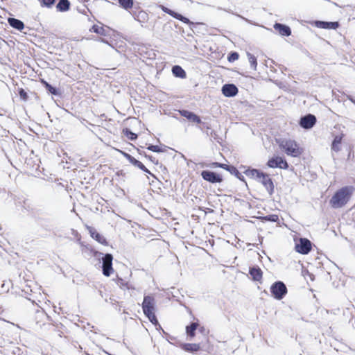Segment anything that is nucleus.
<instances>
[{
	"label": "nucleus",
	"mask_w": 355,
	"mask_h": 355,
	"mask_svg": "<svg viewBox=\"0 0 355 355\" xmlns=\"http://www.w3.org/2000/svg\"><path fill=\"white\" fill-rule=\"evenodd\" d=\"M355 187L352 185L344 186L334 192L329 200V205L332 209H340L345 207L350 200Z\"/></svg>",
	"instance_id": "1"
},
{
	"label": "nucleus",
	"mask_w": 355,
	"mask_h": 355,
	"mask_svg": "<svg viewBox=\"0 0 355 355\" xmlns=\"http://www.w3.org/2000/svg\"><path fill=\"white\" fill-rule=\"evenodd\" d=\"M81 247L85 248V249L89 250V254L101 260L102 263V272L103 275L105 277H110L114 272V269L112 267V261H113V255L110 253L103 254L101 252H98L94 248H92L89 245H85L84 242H82L80 239V241H78Z\"/></svg>",
	"instance_id": "2"
},
{
	"label": "nucleus",
	"mask_w": 355,
	"mask_h": 355,
	"mask_svg": "<svg viewBox=\"0 0 355 355\" xmlns=\"http://www.w3.org/2000/svg\"><path fill=\"white\" fill-rule=\"evenodd\" d=\"M141 306L146 317L155 327H157L159 321L155 313V300L154 297L150 295H144Z\"/></svg>",
	"instance_id": "3"
},
{
	"label": "nucleus",
	"mask_w": 355,
	"mask_h": 355,
	"mask_svg": "<svg viewBox=\"0 0 355 355\" xmlns=\"http://www.w3.org/2000/svg\"><path fill=\"white\" fill-rule=\"evenodd\" d=\"M279 147L285 153L293 157H298L303 153V149L299 147L298 144L292 139H282L279 142Z\"/></svg>",
	"instance_id": "4"
},
{
	"label": "nucleus",
	"mask_w": 355,
	"mask_h": 355,
	"mask_svg": "<svg viewBox=\"0 0 355 355\" xmlns=\"http://www.w3.org/2000/svg\"><path fill=\"white\" fill-rule=\"evenodd\" d=\"M271 295L276 300H282L287 293L286 284L282 281L275 282L270 288Z\"/></svg>",
	"instance_id": "5"
},
{
	"label": "nucleus",
	"mask_w": 355,
	"mask_h": 355,
	"mask_svg": "<svg viewBox=\"0 0 355 355\" xmlns=\"http://www.w3.org/2000/svg\"><path fill=\"white\" fill-rule=\"evenodd\" d=\"M257 181L264 187L270 196H272L274 193L275 184L273 180L270 178V174L262 171L260 175L258 176Z\"/></svg>",
	"instance_id": "6"
},
{
	"label": "nucleus",
	"mask_w": 355,
	"mask_h": 355,
	"mask_svg": "<svg viewBox=\"0 0 355 355\" xmlns=\"http://www.w3.org/2000/svg\"><path fill=\"white\" fill-rule=\"evenodd\" d=\"M202 178L211 183L216 184L223 182V177L221 174L211 170H203L200 173Z\"/></svg>",
	"instance_id": "7"
},
{
	"label": "nucleus",
	"mask_w": 355,
	"mask_h": 355,
	"mask_svg": "<svg viewBox=\"0 0 355 355\" xmlns=\"http://www.w3.org/2000/svg\"><path fill=\"white\" fill-rule=\"evenodd\" d=\"M266 166L272 168H281L284 170H287L289 168V164L286 159L280 156H273L270 158L266 163Z\"/></svg>",
	"instance_id": "8"
},
{
	"label": "nucleus",
	"mask_w": 355,
	"mask_h": 355,
	"mask_svg": "<svg viewBox=\"0 0 355 355\" xmlns=\"http://www.w3.org/2000/svg\"><path fill=\"white\" fill-rule=\"evenodd\" d=\"M178 112L182 116L186 118L189 121L202 125L203 128L209 129L208 125L206 123L202 122L200 116L196 114L195 112L185 109L180 110Z\"/></svg>",
	"instance_id": "9"
},
{
	"label": "nucleus",
	"mask_w": 355,
	"mask_h": 355,
	"mask_svg": "<svg viewBox=\"0 0 355 355\" xmlns=\"http://www.w3.org/2000/svg\"><path fill=\"white\" fill-rule=\"evenodd\" d=\"M312 248L311 242L306 238H300L295 242V250L301 254H307Z\"/></svg>",
	"instance_id": "10"
},
{
	"label": "nucleus",
	"mask_w": 355,
	"mask_h": 355,
	"mask_svg": "<svg viewBox=\"0 0 355 355\" xmlns=\"http://www.w3.org/2000/svg\"><path fill=\"white\" fill-rule=\"evenodd\" d=\"M316 116L314 114L309 113L300 117L299 125L303 129L309 130L316 124Z\"/></svg>",
	"instance_id": "11"
},
{
	"label": "nucleus",
	"mask_w": 355,
	"mask_h": 355,
	"mask_svg": "<svg viewBox=\"0 0 355 355\" xmlns=\"http://www.w3.org/2000/svg\"><path fill=\"white\" fill-rule=\"evenodd\" d=\"M40 83L45 88L46 92L49 94L61 98L62 96V92L60 87L53 86L44 79H40Z\"/></svg>",
	"instance_id": "12"
},
{
	"label": "nucleus",
	"mask_w": 355,
	"mask_h": 355,
	"mask_svg": "<svg viewBox=\"0 0 355 355\" xmlns=\"http://www.w3.org/2000/svg\"><path fill=\"white\" fill-rule=\"evenodd\" d=\"M313 24L317 28L327 30H336L340 26L338 21H326L322 20H315Z\"/></svg>",
	"instance_id": "13"
},
{
	"label": "nucleus",
	"mask_w": 355,
	"mask_h": 355,
	"mask_svg": "<svg viewBox=\"0 0 355 355\" xmlns=\"http://www.w3.org/2000/svg\"><path fill=\"white\" fill-rule=\"evenodd\" d=\"M87 229L90 234V236L96 241L98 243L103 245H108V242L105 237L100 234L94 227L91 226H87Z\"/></svg>",
	"instance_id": "14"
},
{
	"label": "nucleus",
	"mask_w": 355,
	"mask_h": 355,
	"mask_svg": "<svg viewBox=\"0 0 355 355\" xmlns=\"http://www.w3.org/2000/svg\"><path fill=\"white\" fill-rule=\"evenodd\" d=\"M222 94L225 97H234L239 92L238 87L232 83H227L223 85L221 89Z\"/></svg>",
	"instance_id": "15"
},
{
	"label": "nucleus",
	"mask_w": 355,
	"mask_h": 355,
	"mask_svg": "<svg viewBox=\"0 0 355 355\" xmlns=\"http://www.w3.org/2000/svg\"><path fill=\"white\" fill-rule=\"evenodd\" d=\"M273 28L281 35L283 37H288L291 35L292 31L289 26L275 22L273 25Z\"/></svg>",
	"instance_id": "16"
},
{
	"label": "nucleus",
	"mask_w": 355,
	"mask_h": 355,
	"mask_svg": "<svg viewBox=\"0 0 355 355\" xmlns=\"http://www.w3.org/2000/svg\"><path fill=\"white\" fill-rule=\"evenodd\" d=\"M178 346V344H175ZM178 346L184 352L189 353H195L200 350L201 347L200 343H187L179 342Z\"/></svg>",
	"instance_id": "17"
},
{
	"label": "nucleus",
	"mask_w": 355,
	"mask_h": 355,
	"mask_svg": "<svg viewBox=\"0 0 355 355\" xmlns=\"http://www.w3.org/2000/svg\"><path fill=\"white\" fill-rule=\"evenodd\" d=\"M240 168L245 169L243 171V173L245 174L246 176H248L250 178H254L256 180L258 178V176H259L261 173L262 172V171L260 169L254 168L250 166H246L244 165H241Z\"/></svg>",
	"instance_id": "18"
},
{
	"label": "nucleus",
	"mask_w": 355,
	"mask_h": 355,
	"mask_svg": "<svg viewBox=\"0 0 355 355\" xmlns=\"http://www.w3.org/2000/svg\"><path fill=\"white\" fill-rule=\"evenodd\" d=\"M89 31L103 36H110V32H113L114 31L109 27L105 28L103 26L94 24L89 29Z\"/></svg>",
	"instance_id": "19"
},
{
	"label": "nucleus",
	"mask_w": 355,
	"mask_h": 355,
	"mask_svg": "<svg viewBox=\"0 0 355 355\" xmlns=\"http://www.w3.org/2000/svg\"><path fill=\"white\" fill-rule=\"evenodd\" d=\"M249 274L253 281L259 282L262 279L263 272L258 266H253L249 268Z\"/></svg>",
	"instance_id": "20"
},
{
	"label": "nucleus",
	"mask_w": 355,
	"mask_h": 355,
	"mask_svg": "<svg viewBox=\"0 0 355 355\" xmlns=\"http://www.w3.org/2000/svg\"><path fill=\"white\" fill-rule=\"evenodd\" d=\"M344 137V134H341L339 135H335L331 141V149L332 151L336 153L339 152L341 150L340 144L343 141V138Z\"/></svg>",
	"instance_id": "21"
},
{
	"label": "nucleus",
	"mask_w": 355,
	"mask_h": 355,
	"mask_svg": "<svg viewBox=\"0 0 355 355\" xmlns=\"http://www.w3.org/2000/svg\"><path fill=\"white\" fill-rule=\"evenodd\" d=\"M7 20L8 24L17 31H21L25 27L24 23L17 18L8 17Z\"/></svg>",
	"instance_id": "22"
},
{
	"label": "nucleus",
	"mask_w": 355,
	"mask_h": 355,
	"mask_svg": "<svg viewBox=\"0 0 355 355\" xmlns=\"http://www.w3.org/2000/svg\"><path fill=\"white\" fill-rule=\"evenodd\" d=\"M71 3L69 0H58L55 8L58 12H64L70 9Z\"/></svg>",
	"instance_id": "23"
},
{
	"label": "nucleus",
	"mask_w": 355,
	"mask_h": 355,
	"mask_svg": "<svg viewBox=\"0 0 355 355\" xmlns=\"http://www.w3.org/2000/svg\"><path fill=\"white\" fill-rule=\"evenodd\" d=\"M173 75L179 78H185L187 77V73L185 70L180 65H174L171 69Z\"/></svg>",
	"instance_id": "24"
},
{
	"label": "nucleus",
	"mask_w": 355,
	"mask_h": 355,
	"mask_svg": "<svg viewBox=\"0 0 355 355\" xmlns=\"http://www.w3.org/2000/svg\"><path fill=\"white\" fill-rule=\"evenodd\" d=\"M135 167H137L138 168H139L140 170H141L142 171H144V173H147V174H149L150 175H151L153 178L157 179V177L153 174L152 173L146 166L145 165L141 162L140 161H139L138 159H137L135 157H134L132 160V162H130Z\"/></svg>",
	"instance_id": "25"
},
{
	"label": "nucleus",
	"mask_w": 355,
	"mask_h": 355,
	"mask_svg": "<svg viewBox=\"0 0 355 355\" xmlns=\"http://www.w3.org/2000/svg\"><path fill=\"white\" fill-rule=\"evenodd\" d=\"M146 148L150 151L159 153L166 152V150L170 148L164 144L158 146V145H154L153 144H148Z\"/></svg>",
	"instance_id": "26"
},
{
	"label": "nucleus",
	"mask_w": 355,
	"mask_h": 355,
	"mask_svg": "<svg viewBox=\"0 0 355 355\" xmlns=\"http://www.w3.org/2000/svg\"><path fill=\"white\" fill-rule=\"evenodd\" d=\"M258 219L262 223L271 222V223H279V216L277 214H268L266 216H259Z\"/></svg>",
	"instance_id": "27"
},
{
	"label": "nucleus",
	"mask_w": 355,
	"mask_h": 355,
	"mask_svg": "<svg viewBox=\"0 0 355 355\" xmlns=\"http://www.w3.org/2000/svg\"><path fill=\"white\" fill-rule=\"evenodd\" d=\"M119 6L126 11L134 8L135 0H117Z\"/></svg>",
	"instance_id": "28"
},
{
	"label": "nucleus",
	"mask_w": 355,
	"mask_h": 355,
	"mask_svg": "<svg viewBox=\"0 0 355 355\" xmlns=\"http://www.w3.org/2000/svg\"><path fill=\"white\" fill-rule=\"evenodd\" d=\"M179 21L183 22L184 24H187L189 26L190 28L194 32V30L197 28L198 26L204 25L203 23L199 22H193L189 18L184 15H181Z\"/></svg>",
	"instance_id": "29"
},
{
	"label": "nucleus",
	"mask_w": 355,
	"mask_h": 355,
	"mask_svg": "<svg viewBox=\"0 0 355 355\" xmlns=\"http://www.w3.org/2000/svg\"><path fill=\"white\" fill-rule=\"evenodd\" d=\"M198 327V322H191L189 325L186 327V333L187 336L190 338H193L196 335V331Z\"/></svg>",
	"instance_id": "30"
},
{
	"label": "nucleus",
	"mask_w": 355,
	"mask_h": 355,
	"mask_svg": "<svg viewBox=\"0 0 355 355\" xmlns=\"http://www.w3.org/2000/svg\"><path fill=\"white\" fill-rule=\"evenodd\" d=\"M137 17V21L141 24V26H143V24L146 23L149 19L148 14L143 10H138V16Z\"/></svg>",
	"instance_id": "31"
},
{
	"label": "nucleus",
	"mask_w": 355,
	"mask_h": 355,
	"mask_svg": "<svg viewBox=\"0 0 355 355\" xmlns=\"http://www.w3.org/2000/svg\"><path fill=\"white\" fill-rule=\"evenodd\" d=\"M230 174L234 175L238 180L245 183V186L248 187L247 182L244 176L241 174V172L237 169V168L234 166L229 171Z\"/></svg>",
	"instance_id": "32"
},
{
	"label": "nucleus",
	"mask_w": 355,
	"mask_h": 355,
	"mask_svg": "<svg viewBox=\"0 0 355 355\" xmlns=\"http://www.w3.org/2000/svg\"><path fill=\"white\" fill-rule=\"evenodd\" d=\"M123 134L130 140L131 141H135L138 135L137 134L133 132L130 128H124L123 129Z\"/></svg>",
	"instance_id": "33"
},
{
	"label": "nucleus",
	"mask_w": 355,
	"mask_h": 355,
	"mask_svg": "<svg viewBox=\"0 0 355 355\" xmlns=\"http://www.w3.org/2000/svg\"><path fill=\"white\" fill-rule=\"evenodd\" d=\"M247 56L248 58L249 62L250 64V67L254 70L257 69V58L252 53L247 52Z\"/></svg>",
	"instance_id": "34"
},
{
	"label": "nucleus",
	"mask_w": 355,
	"mask_h": 355,
	"mask_svg": "<svg viewBox=\"0 0 355 355\" xmlns=\"http://www.w3.org/2000/svg\"><path fill=\"white\" fill-rule=\"evenodd\" d=\"M39 225L46 230H51L53 227V224L46 219L40 218L38 220Z\"/></svg>",
	"instance_id": "35"
},
{
	"label": "nucleus",
	"mask_w": 355,
	"mask_h": 355,
	"mask_svg": "<svg viewBox=\"0 0 355 355\" xmlns=\"http://www.w3.org/2000/svg\"><path fill=\"white\" fill-rule=\"evenodd\" d=\"M38 1H40L41 7L47 8H52L56 2V0H38Z\"/></svg>",
	"instance_id": "36"
},
{
	"label": "nucleus",
	"mask_w": 355,
	"mask_h": 355,
	"mask_svg": "<svg viewBox=\"0 0 355 355\" xmlns=\"http://www.w3.org/2000/svg\"><path fill=\"white\" fill-rule=\"evenodd\" d=\"M17 92L21 101L26 102L28 100V94L24 88H18Z\"/></svg>",
	"instance_id": "37"
},
{
	"label": "nucleus",
	"mask_w": 355,
	"mask_h": 355,
	"mask_svg": "<svg viewBox=\"0 0 355 355\" xmlns=\"http://www.w3.org/2000/svg\"><path fill=\"white\" fill-rule=\"evenodd\" d=\"M219 164L220 162H211L210 163H205V162H200L198 164L202 167H207V168H219Z\"/></svg>",
	"instance_id": "38"
},
{
	"label": "nucleus",
	"mask_w": 355,
	"mask_h": 355,
	"mask_svg": "<svg viewBox=\"0 0 355 355\" xmlns=\"http://www.w3.org/2000/svg\"><path fill=\"white\" fill-rule=\"evenodd\" d=\"M239 58V54L236 51H231L227 55V60L230 62H234L237 60Z\"/></svg>",
	"instance_id": "39"
},
{
	"label": "nucleus",
	"mask_w": 355,
	"mask_h": 355,
	"mask_svg": "<svg viewBox=\"0 0 355 355\" xmlns=\"http://www.w3.org/2000/svg\"><path fill=\"white\" fill-rule=\"evenodd\" d=\"M139 153L141 155H144L146 158L153 162L155 165H159V162L158 159H155L154 157L150 155H147L144 151L139 150Z\"/></svg>",
	"instance_id": "40"
},
{
	"label": "nucleus",
	"mask_w": 355,
	"mask_h": 355,
	"mask_svg": "<svg viewBox=\"0 0 355 355\" xmlns=\"http://www.w3.org/2000/svg\"><path fill=\"white\" fill-rule=\"evenodd\" d=\"M139 8V7L137 8V7L134 6V8H132L128 11L129 13L132 16L134 19L136 21L137 20V16H138V10H139L138 9Z\"/></svg>",
	"instance_id": "41"
},
{
	"label": "nucleus",
	"mask_w": 355,
	"mask_h": 355,
	"mask_svg": "<svg viewBox=\"0 0 355 355\" xmlns=\"http://www.w3.org/2000/svg\"><path fill=\"white\" fill-rule=\"evenodd\" d=\"M302 273L304 277H306V276L309 277V278L311 281H313L315 279L314 275L312 274L311 272H310L307 269L302 270Z\"/></svg>",
	"instance_id": "42"
},
{
	"label": "nucleus",
	"mask_w": 355,
	"mask_h": 355,
	"mask_svg": "<svg viewBox=\"0 0 355 355\" xmlns=\"http://www.w3.org/2000/svg\"><path fill=\"white\" fill-rule=\"evenodd\" d=\"M37 317H42L44 316L47 318L48 320H51V317L49 316L44 310H38L36 312Z\"/></svg>",
	"instance_id": "43"
},
{
	"label": "nucleus",
	"mask_w": 355,
	"mask_h": 355,
	"mask_svg": "<svg viewBox=\"0 0 355 355\" xmlns=\"http://www.w3.org/2000/svg\"><path fill=\"white\" fill-rule=\"evenodd\" d=\"M234 165H232V164H224V163H220L219 164V168H223L227 171H230V170L232 168Z\"/></svg>",
	"instance_id": "44"
},
{
	"label": "nucleus",
	"mask_w": 355,
	"mask_h": 355,
	"mask_svg": "<svg viewBox=\"0 0 355 355\" xmlns=\"http://www.w3.org/2000/svg\"><path fill=\"white\" fill-rule=\"evenodd\" d=\"M120 153L123 155V156L126 158L129 162L130 163L132 160V159L134 158L133 156H132L130 154L125 152V151H122V150H120Z\"/></svg>",
	"instance_id": "45"
},
{
	"label": "nucleus",
	"mask_w": 355,
	"mask_h": 355,
	"mask_svg": "<svg viewBox=\"0 0 355 355\" xmlns=\"http://www.w3.org/2000/svg\"><path fill=\"white\" fill-rule=\"evenodd\" d=\"M120 153L123 155V156L126 158L129 162L130 163L132 160V159L134 158L133 156H132L130 154L125 152V151H122V150H120Z\"/></svg>",
	"instance_id": "46"
},
{
	"label": "nucleus",
	"mask_w": 355,
	"mask_h": 355,
	"mask_svg": "<svg viewBox=\"0 0 355 355\" xmlns=\"http://www.w3.org/2000/svg\"><path fill=\"white\" fill-rule=\"evenodd\" d=\"M169 15H170V16H171V17H173V18H175V19H176L179 20V19H180V17H181V15H182V14H180V13H179V12H176V11H175V10H172L171 11V12H170Z\"/></svg>",
	"instance_id": "47"
},
{
	"label": "nucleus",
	"mask_w": 355,
	"mask_h": 355,
	"mask_svg": "<svg viewBox=\"0 0 355 355\" xmlns=\"http://www.w3.org/2000/svg\"><path fill=\"white\" fill-rule=\"evenodd\" d=\"M71 234L77 239V241H80V239H81V236L80 234L78 232L77 230L74 229H71Z\"/></svg>",
	"instance_id": "48"
},
{
	"label": "nucleus",
	"mask_w": 355,
	"mask_h": 355,
	"mask_svg": "<svg viewBox=\"0 0 355 355\" xmlns=\"http://www.w3.org/2000/svg\"><path fill=\"white\" fill-rule=\"evenodd\" d=\"M218 10H223L225 12H230V13H232L233 15H234V13H233L230 10H227V9H225V8H222L221 7H218L217 8ZM235 15H236L237 17L244 19V20H246L247 21V19H245V17H242L241 15H239V14H235Z\"/></svg>",
	"instance_id": "49"
},
{
	"label": "nucleus",
	"mask_w": 355,
	"mask_h": 355,
	"mask_svg": "<svg viewBox=\"0 0 355 355\" xmlns=\"http://www.w3.org/2000/svg\"><path fill=\"white\" fill-rule=\"evenodd\" d=\"M159 7L160 8V9L165 13L169 15L171 11L172 10L171 9L163 6V5H159Z\"/></svg>",
	"instance_id": "50"
},
{
	"label": "nucleus",
	"mask_w": 355,
	"mask_h": 355,
	"mask_svg": "<svg viewBox=\"0 0 355 355\" xmlns=\"http://www.w3.org/2000/svg\"><path fill=\"white\" fill-rule=\"evenodd\" d=\"M349 324H350L354 329H355V318L352 315L349 320Z\"/></svg>",
	"instance_id": "51"
},
{
	"label": "nucleus",
	"mask_w": 355,
	"mask_h": 355,
	"mask_svg": "<svg viewBox=\"0 0 355 355\" xmlns=\"http://www.w3.org/2000/svg\"><path fill=\"white\" fill-rule=\"evenodd\" d=\"M166 340H167L170 343L173 344L171 341H172V340H175V339H176V338H175L174 336H171L170 334H167V336H166Z\"/></svg>",
	"instance_id": "52"
},
{
	"label": "nucleus",
	"mask_w": 355,
	"mask_h": 355,
	"mask_svg": "<svg viewBox=\"0 0 355 355\" xmlns=\"http://www.w3.org/2000/svg\"><path fill=\"white\" fill-rule=\"evenodd\" d=\"M302 52L307 57L312 58L311 54L309 53V51L305 49H303L302 50Z\"/></svg>",
	"instance_id": "53"
},
{
	"label": "nucleus",
	"mask_w": 355,
	"mask_h": 355,
	"mask_svg": "<svg viewBox=\"0 0 355 355\" xmlns=\"http://www.w3.org/2000/svg\"><path fill=\"white\" fill-rule=\"evenodd\" d=\"M97 41L98 42H103V43H105V44H107L108 45H110L107 41V40L105 39V38H103V37H98L97 40Z\"/></svg>",
	"instance_id": "54"
},
{
	"label": "nucleus",
	"mask_w": 355,
	"mask_h": 355,
	"mask_svg": "<svg viewBox=\"0 0 355 355\" xmlns=\"http://www.w3.org/2000/svg\"><path fill=\"white\" fill-rule=\"evenodd\" d=\"M125 172L123 170H120V171H118L116 173V175H118V176H124L125 175Z\"/></svg>",
	"instance_id": "55"
},
{
	"label": "nucleus",
	"mask_w": 355,
	"mask_h": 355,
	"mask_svg": "<svg viewBox=\"0 0 355 355\" xmlns=\"http://www.w3.org/2000/svg\"><path fill=\"white\" fill-rule=\"evenodd\" d=\"M159 168L162 169V171L164 173V172H167V168L165 166L162 165V164L159 163Z\"/></svg>",
	"instance_id": "56"
},
{
	"label": "nucleus",
	"mask_w": 355,
	"mask_h": 355,
	"mask_svg": "<svg viewBox=\"0 0 355 355\" xmlns=\"http://www.w3.org/2000/svg\"><path fill=\"white\" fill-rule=\"evenodd\" d=\"M120 281H121V284L123 285V286H125L127 287L128 289H130L131 288L128 286V283H123V279H120Z\"/></svg>",
	"instance_id": "57"
},
{
	"label": "nucleus",
	"mask_w": 355,
	"mask_h": 355,
	"mask_svg": "<svg viewBox=\"0 0 355 355\" xmlns=\"http://www.w3.org/2000/svg\"><path fill=\"white\" fill-rule=\"evenodd\" d=\"M156 327V329L158 331H162V329H163L159 323V324H157V327Z\"/></svg>",
	"instance_id": "58"
},
{
	"label": "nucleus",
	"mask_w": 355,
	"mask_h": 355,
	"mask_svg": "<svg viewBox=\"0 0 355 355\" xmlns=\"http://www.w3.org/2000/svg\"><path fill=\"white\" fill-rule=\"evenodd\" d=\"M326 275H327V279L329 277V278L331 279V276H330V272H326Z\"/></svg>",
	"instance_id": "59"
},
{
	"label": "nucleus",
	"mask_w": 355,
	"mask_h": 355,
	"mask_svg": "<svg viewBox=\"0 0 355 355\" xmlns=\"http://www.w3.org/2000/svg\"><path fill=\"white\" fill-rule=\"evenodd\" d=\"M103 352H104L105 354H106L107 355H114V354H112L109 353V352H107L106 350H103Z\"/></svg>",
	"instance_id": "60"
},
{
	"label": "nucleus",
	"mask_w": 355,
	"mask_h": 355,
	"mask_svg": "<svg viewBox=\"0 0 355 355\" xmlns=\"http://www.w3.org/2000/svg\"><path fill=\"white\" fill-rule=\"evenodd\" d=\"M162 332L163 333L165 336H167V334H168L167 332H166L164 329H162Z\"/></svg>",
	"instance_id": "61"
},
{
	"label": "nucleus",
	"mask_w": 355,
	"mask_h": 355,
	"mask_svg": "<svg viewBox=\"0 0 355 355\" xmlns=\"http://www.w3.org/2000/svg\"><path fill=\"white\" fill-rule=\"evenodd\" d=\"M349 100L354 103L355 104V98H349Z\"/></svg>",
	"instance_id": "62"
},
{
	"label": "nucleus",
	"mask_w": 355,
	"mask_h": 355,
	"mask_svg": "<svg viewBox=\"0 0 355 355\" xmlns=\"http://www.w3.org/2000/svg\"><path fill=\"white\" fill-rule=\"evenodd\" d=\"M204 330H205L204 327H201V328L200 329V332H203V331H204Z\"/></svg>",
	"instance_id": "63"
},
{
	"label": "nucleus",
	"mask_w": 355,
	"mask_h": 355,
	"mask_svg": "<svg viewBox=\"0 0 355 355\" xmlns=\"http://www.w3.org/2000/svg\"><path fill=\"white\" fill-rule=\"evenodd\" d=\"M78 11H79L80 12H81V13H85V9H84L83 10H79Z\"/></svg>",
	"instance_id": "64"
}]
</instances>
